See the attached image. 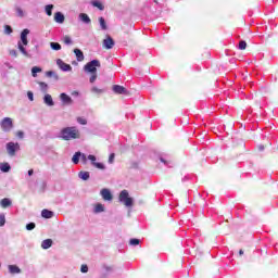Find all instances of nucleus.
I'll list each match as a JSON object with an SVG mask.
<instances>
[{
    "label": "nucleus",
    "mask_w": 278,
    "mask_h": 278,
    "mask_svg": "<svg viewBox=\"0 0 278 278\" xmlns=\"http://www.w3.org/2000/svg\"><path fill=\"white\" fill-rule=\"evenodd\" d=\"M258 151H264V146H258Z\"/></svg>",
    "instance_id": "obj_51"
},
{
    "label": "nucleus",
    "mask_w": 278,
    "mask_h": 278,
    "mask_svg": "<svg viewBox=\"0 0 278 278\" xmlns=\"http://www.w3.org/2000/svg\"><path fill=\"white\" fill-rule=\"evenodd\" d=\"M11 55H16V50L11 51Z\"/></svg>",
    "instance_id": "obj_53"
},
{
    "label": "nucleus",
    "mask_w": 278,
    "mask_h": 278,
    "mask_svg": "<svg viewBox=\"0 0 278 278\" xmlns=\"http://www.w3.org/2000/svg\"><path fill=\"white\" fill-rule=\"evenodd\" d=\"M94 214H101V212H105V206L101 203L96 204L93 208Z\"/></svg>",
    "instance_id": "obj_23"
},
{
    "label": "nucleus",
    "mask_w": 278,
    "mask_h": 278,
    "mask_svg": "<svg viewBox=\"0 0 278 278\" xmlns=\"http://www.w3.org/2000/svg\"><path fill=\"white\" fill-rule=\"evenodd\" d=\"M39 86L43 92H47V89L49 88V85L47 83H39Z\"/></svg>",
    "instance_id": "obj_40"
},
{
    "label": "nucleus",
    "mask_w": 278,
    "mask_h": 278,
    "mask_svg": "<svg viewBox=\"0 0 278 278\" xmlns=\"http://www.w3.org/2000/svg\"><path fill=\"white\" fill-rule=\"evenodd\" d=\"M17 138H20V139H23V138H25V132H23V131H17Z\"/></svg>",
    "instance_id": "obj_48"
},
{
    "label": "nucleus",
    "mask_w": 278,
    "mask_h": 278,
    "mask_svg": "<svg viewBox=\"0 0 278 278\" xmlns=\"http://www.w3.org/2000/svg\"><path fill=\"white\" fill-rule=\"evenodd\" d=\"M78 177L83 181H88V179H90V172H79Z\"/></svg>",
    "instance_id": "obj_21"
},
{
    "label": "nucleus",
    "mask_w": 278,
    "mask_h": 278,
    "mask_svg": "<svg viewBox=\"0 0 278 278\" xmlns=\"http://www.w3.org/2000/svg\"><path fill=\"white\" fill-rule=\"evenodd\" d=\"M160 162H162V164H164L165 166H168L169 168L172 167L170 162L166 161V159L164 157H160Z\"/></svg>",
    "instance_id": "obj_43"
},
{
    "label": "nucleus",
    "mask_w": 278,
    "mask_h": 278,
    "mask_svg": "<svg viewBox=\"0 0 278 278\" xmlns=\"http://www.w3.org/2000/svg\"><path fill=\"white\" fill-rule=\"evenodd\" d=\"M130 247H138L140 244V239L132 238L129 240Z\"/></svg>",
    "instance_id": "obj_34"
},
{
    "label": "nucleus",
    "mask_w": 278,
    "mask_h": 278,
    "mask_svg": "<svg viewBox=\"0 0 278 278\" xmlns=\"http://www.w3.org/2000/svg\"><path fill=\"white\" fill-rule=\"evenodd\" d=\"M15 12L20 18H23V16H25V12L23 11V9H21V7H15Z\"/></svg>",
    "instance_id": "obj_30"
},
{
    "label": "nucleus",
    "mask_w": 278,
    "mask_h": 278,
    "mask_svg": "<svg viewBox=\"0 0 278 278\" xmlns=\"http://www.w3.org/2000/svg\"><path fill=\"white\" fill-rule=\"evenodd\" d=\"M63 42H64V45H67V47H68L71 45H73V39L68 36H64L63 37Z\"/></svg>",
    "instance_id": "obj_32"
},
{
    "label": "nucleus",
    "mask_w": 278,
    "mask_h": 278,
    "mask_svg": "<svg viewBox=\"0 0 278 278\" xmlns=\"http://www.w3.org/2000/svg\"><path fill=\"white\" fill-rule=\"evenodd\" d=\"M0 205L1 207H10V205H12V200L10 198H3L1 201H0Z\"/></svg>",
    "instance_id": "obj_22"
},
{
    "label": "nucleus",
    "mask_w": 278,
    "mask_h": 278,
    "mask_svg": "<svg viewBox=\"0 0 278 278\" xmlns=\"http://www.w3.org/2000/svg\"><path fill=\"white\" fill-rule=\"evenodd\" d=\"M54 21L59 23V25H62V23L66 21V17L64 16V13L58 11L54 13Z\"/></svg>",
    "instance_id": "obj_13"
},
{
    "label": "nucleus",
    "mask_w": 278,
    "mask_h": 278,
    "mask_svg": "<svg viewBox=\"0 0 278 278\" xmlns=\"http://www.w3.org/2000/svg\"><path fill=\"white\" fill-rule=\"evenodd\" d=\"M0 170L2 173H10V170H12V166H10V163H1Z\"/></svg>",
    "instance_id": "obj_20"
},
{
    "label": "nucleus",
    "mask_w": 278,
    "mask_h": 278,
    "mask_svg": "<svg viewBox=\"0 0 278 278\" xmlns=\"http://www.w3.org/2000/svg\"><path fill=\"white\" fill-rule=\"evenodd\" d=\"M97 68H101V61L93 59L84 66L85 73H97Z\"/></svg>",
    "instance_id": "obj_4"
},
{
    "label": "nucleus",
    "mask_w": 278,
    "mask_h": 278,
    "mask_svg": "<svg viewBox=\"0 0 278 278\" xmlns=\"http://www.w3.org/2000/svg\"><path fill=\"white\" fill-rule=\"evenodd\" d=\"M53 8H54L53 4H47L45 7V12H46L47 16H52L53 15Z\"/></svg>",
    "instance_id": "obj_25"
},
{
    "label": "nucleus",
    "mask_w": 278,
    "mask_h": 278,
    "mask_svg": "<svg viewBox=\"0 0 278 278\" xmlns=\"http://www.w3.org/2000/svg\"><path fill=\"white\" fill-rule=\"evenodd\" d=\"M80 160H81L83 164H86L88 162V156H86V154L80 152Z\"/></svg>",
    "instance_id": "obj_44"
},
{
    "label": "nucleus",
    "mask_w": 278,
    "mask_h": 278,
    "mask_svg": "<svg viewBox=\"0 0 278 278\" xmlns=\"http://www.w3.org/2000/svg\"><path fill=\"white\" fill-rule=\"evenodd\" d=\"M239 255H244V251L243 250H239Z\"/></svg>",
    "instance_id": "obj_52"
},
{
    "label": "nucleus",
    "mask_w": 278,
    "mask_h": 278,
    "mask_svg": "<svg viewBox=\"0 0 278 278\" xmlns=\"http://www.w3.org/2000/svg\"><path fill=\"white\" fill-rule=\"evenodd\" d=\"M114 45H116V42L110 35H108L106 38L103 40V48L108 50L114 49Z\"/></svg>",
    "instance_id": "obj_8"
},
{
    "label": "nucleus",
    "mask_w": 278,
    "mask_h": 278,
    "mask_svg": "<svg viewBox=\"0 0 278 278\" xmlns=\"http://www.w3.org/2000/svg\"><path fill=\"white\" fill-rule=\"evenodd\" d=\"M46 75H47V77H58V75H56L55 72H53V71H48V72L46 73Z\"/></svg>",
    "instance_id": "obj_45"
},
{
    "label": "nucleus",
    "mask_w": 278,
    "mask_h": 278,
    "mask_svg": "<svg viewBox=\"0 0 278 278\" xmlns=\"http://www.w3.org/2000/svg\"><path fill=\"white\" fill-rule=\"evenodd\" d=\"M12 31H13L12 26H10V25L4 26V34L10 35V34H12Z\"/></svg>",
    "instance_id": "obj_41"
},
{
    "label": "nucleus",
    "mask_w": 278,
    "mask_h": 278,
    "mask_svg": "<svg viewBox=\"0 0 278 278\" xmlns=\"http://www.w3.org/2000/svg\"><path fill=\"white\" fill-rule=\"evenodd\" d=\"M27 175H28V177H31V176L34 175V169H29V170L27 172Z\"/></svg>",
    "instance_id": "obj_49"
},
{
    "label": "nucleus",
    "mask_w": 278,
    "mask_h": 278,
    "mask_svg": "<svg viewBox=\"0 0 278 278\" xmlns=\"http://www.w3.org/2000/svg\"><path fill=\"white\" fill-rule=\"evenodd\" d=\"M50 48L52 49V51H62V45H60V42H50Z\"/></svg>",
    "instance_id": "obj_24"
},
{
    "label": "nucleus",
    "mask_w": 278,
    "mask_h": 278,
    "mask_svg": "<svg viewBox=\"0 0 278 278\" xmlns=\"http://www.w3.org/2000/svg\"><path fill=\"white\" fill-rule=\"evenodd\" d=\"M112 268H110V267H106V270H111Z\"/></svg>",
    "instance_id": "obj_56"
},
{
    "label": "nucleus",
    "mask_w": 278,
    "mask_h": 278,
    "mask_svg": "<svg viewBox=\"0 0 278 278\" xmlns=\"http://www.w3.org/2000/svg\"><path fill=\"white\" fill-rule=\"evenodd\" d=\"M93 166L96 168H99V170H105V164H103V163L96 162V163H93Z\"/></svg>",
    "instance_id": "obj_35"
},
{
    "label": "nucleus",
    "mask_w": 278,
    "mask_h": 278,
    "mask_svg": "<svg viewBox=\"0 0 278 278\" xmlns=\"http://www.w3.org/2000/svg\"><path fill=\"white\" fill-rule=\"evenodd\" d=\"M7 153L10 157H14L17 151H21V144L18 142L10 141L5 146Z\"/></svg>",
    "instance_id": "obj_5"
},
{
    "label": "nucleus",
    "mask_w": 278,
    "mask_h": 278,
    "mask_svg": "<svg viewBox=\"0 0 278 278\" xmlns=\"http://www.w3.org/2000/svg\"><path fill=\"white\" fill-rule=\"evenodd\" d=\"M51 247H53V240L52 239H45L41 242V249H43L45 251H47V249H51Z\"/></svg>",
    "instance_id": "obj_15"
},
{
    "label": "nucleus",
    "mask_w": 278,
    "mask_h": 278,
    "mask_svg": "<svg viewBox=\"0 0 278 278\" xmlns=\"http://www.w3.org/2000/svg\"><path fill=\"white\" fill-rule=\"evenodd\" d=\"M119 203H123L126 207L134 206V198L129 197V191L122 190L118 195Z\"/></svg>",
    "instance_id": "obj_3"
},
{
    "label": "nucleus",
    "mask_w": 278,
    "mask_h": 278,
    "mask_svg": "<svg viewBox=\"0 0 278 278\" xmlns=\"http://www.w3.org/2000/svg\"><path fill=\"white\" fill-rule=\"evenodd\" d=\"M34 229H36V223L30 222V223L26 224L27 231H34Z\"/></svg>",
    "instance_id": "obj_31"
},
{
    "label": "nucleus",
    "mask_w": 278,
    "mask_h": 278,
    "mask_svg": "<svg viewBox=\"0 0 278 278\" xmlns=\"http://www.w3.org/2000/svg\"><path fill=\"white\" fill-rule=\"evenodd\" d=\"M60 99L64 105H71L73 103V98L64 92L60 94Z\"/></svg>",
    "instance_id": "obj_12"
},
{
    "label": "nucleus",
    "mask_w": 278,
    "mask_h": 278,
    "mask_svg": "<svg viewBox=\"0 0 278 278\" xmlns=\"http://www.w3.org/2000/svg\"><path fill=\"white\" fill-rule=\"evenodd\" d=\"M38 73H42V67H39V66L31 67L33 77H38Z\"/></svg>",
    "instance_id": "obj_28"
},
{
    "label": "nucleus",
    "mask_w": 278,
    "mask_h": 278,
    "mask_svg": "<svg viewBox=\"0 0 278 278\" xmlns=\"http://www.w3.org/2000/svg\"><path fill=\"white\" fill-rule=\"evenodd\" d=\"M115 157H116V154H115V153H111V154L109 155V164H114Z\"/></svg>",
    "instance_id": "obj_42"
},
{
    "label": "nucleus",
    "mask_w": 278,
    "mask_h": 278,
    "mask_svg": "<svg viewBox=\"0 0 278 278\" xmlns=\"http://www.w3.org/2000/svg\"><path fill=\"white\" fill-rule=\"evenodd\" d=\"M5 65H7L9 68H12V66H10V63H5Z\"/></svg>",
    "instance_id": "obj_54"
},
{
    "label": "nucleus",
    "mask_w": 278,
    "mask_h": 278,
    "mask_svg": "<svg viewBox=\"0 0 278 278\" xmlns=\"http://www.w3.org/2000/svg\"><path fill=\"white\" fill-rule=\"evenodd\" d=\"M238 49H239L240 51H244V49H247V41L240 40V41H239V45H238Z\"/></svg>",
    "instance_id": "obj_33"
},
{
    "label": "nucleus",
    "mask_w": 278,
    "mask_h": 278,
    "mask_svg": "<svg viewBox=\"0 0 278 278\" xmlns=\"http://www.w3.org/2000/svg\"><path fill=\"white\" fill-rule=\"evenodd\" d=\"M100 194L104 201H112L113 199L112 191H110V189H102Z\"/></svg>",
    "instance_id": "obj_10"
},
{
    "label": "nucleus",
    "mask_w": 278,
    "mask_h": 278,
    "mask_svg": "<svg viewBox=\"0 0 278 278\" xmlns=\"http://www.w3.org/2000/svg\"><path fill=\"white\" fill-rule=\"evenodd\" d=\"M74 53L76 55L77 62H84V51H81L79 48H75Z\"/></svg>",
    "instance_id": "obj_16"
},
{
    "label": "nucleus",
    "mask_w": 278,
    "mask_h": 278,
    "mask_svg": "<svg viewBox=\"0 0 278 278\" xmlns=\"http://www.w3.org/2000/svg\"><path fill=\"white\" fill-rule=\"evenodd\" d=\"M80 273H88V265H81Z\"/></svg>",
    "instance_id": "obj_46"
},
{
    "label": "nucleus",
    "mask_w": 278,
    "mask_h": 278,
    "mask_svg": "<svg viewBox=\"0 0 278 278\" xmlns=\"http://www.w3.org/2000/svg\"><path fill=\"white\" fill-rule=\"evenodd\" d=\"M9 273L11 275H21V268L16 265H9Z\"/></svg>",
    "instance_id": "obj_18"
},
{
    "label": "nucleus",
    "mask_w": 278,
    "mask_h": 278,
    "mask_svg": "<svg viewBox=\"0 0 278 278\" xmlns=\"http://www.w3.org/2000/svg\"><path fill=\"white\" fill-rule=\"evenodd\" d=\"M78 20L80 21V23H84L85 25H90V23H92V20H90V16H88V14L86 13H80L78 15Z\"/></svg>",
    "instance_id": "obj_11"
},
{
    "label": "nucleus",
    "mask_w": 278,
    "mask_h": 278,
    "mask_svg": "<svg viewBox=\"0 0 278 278\" xmlns=\"http://www.w3.org/2000/svg\"><path fill=\"white\" fill-rule=\"evenodd\" d=\"M87 160H90L92 166H94V164H97V156L92 155V154H89L87 156Z\"/></svg>",
    "instance_id": "obj_38"
},
{
    "label": "nucleus",
    "mask_w": 278,
    "mask_h": 278,
    "mask_svg": "<svg viewBox=\"0 0 278 278\" xmlns=\"http://www.w3.org/2000/svg\"><path fill=\"white\" fill-rule=\"evenodd\" d=\"M56 66H59V68L63 71V73H70V71H73L71 64L65 63L64 61H62V59L56 60Z\"/></svg>",
    "instance_id": "obj_7"
},
{
    "label": "nucleus",
    "mask_w": 278,
    "mask_h": 278,
    "mask_svg": "<svg viewBox=\"0 0 278 278\" xmlns=\"http://www.w3.org/2000/svg\"><path fill=\"white\" fill-rule=\"evenodd\" d=\"M74 94L79 96V92H78V91H75Z\"/></svg>",
    "instance_id": "obj_55"
},
{
    "label": "nucleus",
    "mask_w": 278,
    "mask_h": 278,
    "mask_svg": "<svg viewBox=\"0 0 278 278\" xmlns=\"http://www.w3.org/2000/svg\"><path fill=\"white\" fill-rule=\"evenodd\" d=\"M99 24L103 31L108 29V23L105 22V17L103 16L99 17Z\"/></svg>",
    "instance_id": "obj_26"
},
{
    "label": "nucleus",
    "mask_w": 278,
    "mask_h": 278,
    "mask_svg": "<svg viewBox=\"0 0 278 278\" xmlns=\"http://www.w3.org/2000/svg\"><path fill=\"white\" fill-rule=\"evenodd\" d=\"M90 75L91 76L89 78V83L90 84H94L97 81V77H98L97 72L96 73H91Z\"/></svg>",
    "instance_id": "obj_37"
},
{
    "label": "nucleus",
    "mask_w": 278,
    "mask_h": 278,
    "mask_svg": "<svg viewBox=\"0 0 278 278\" xmlns=\"http://www.w3.org/2000/svg\"><path fill=\"white\" fill-rule=\"evenodd\" d=\"M27 36H29V29L25 28L21 33V41L17 42V49L26 58H31V55H29V52H27V49H25V47L29 45V40L27 39Z\"/></svg>",
    "instance_id": "obj_2"
},
{
    "label": "nucleus",
    "mask_w": 278,
    "mask_h": 278,
    "mask_svg": "<svg viewBox=\"0 0 278 278\" xmlns=\"http://www.w3.org/2000/svg\"><path fill=\"white\" fill-rule=\"evenodd\" d=\"M43 103H46V105H48L49 108H53V105H55V102H53V98L49 93L43 97Z\"/></svg>",
    "instance_id": "obj_14"
},
{
    "label": "nucleus",
    "mask_w": 278,
    "mask_h": 278,
    "mask_svg": "<svg viewBox=\"0 0 278 278\" xmlns=\"http://www.w3.org/2000/svg\"><path fill=\"white\" fill-rule=\"evenodd\" d=\"M90 92H92L93 94H103L104 92H108V89L93 86L91 87Z\"/></svg>",
    "instance_id": "obj_17"
},
{
    "label": "nucleus",
    "mask_w": 278,
    "mask_h": 278,
    "mask_svg": "<svg viewBox=\"0 0 278 278\" xmlns=\"http://www.w3.org/2000/svg\"><path fill=\"white\" fill-rule=\"evenodd\" d=\"M53 211H49V210H47V208H43L42 211H41V216H42V218H47V219H49V218H53Z\"/></svg>",
    "instance_id": "obj_19"
},
{
    "label": "nucleus",
    "mask_w": 278,
    "mask_h": 278,
    "mask_svg": "<svg viewBox=\"0 0 278 278\" xmlns=\"http://www.w3.org/2000/svg\"><path fill=\"white\" fill-rule=\"evenodd\" d=\"M27 98H28L30 101H34V92L27 91Z\"/></svg>",
    "instance_id": "obj_47"
},
{
    "label": "nucleus",
    "mask_w": 278,
    "mask_h": 278,
    "mask_svg": "<svg viewBox=\"0 0 278 278\" xmlns=\"http://www.w3.org/2000/svg\"><path fill=\"white\" fill-rule=\"evenodd\" d=\"M77 123H79V125H88V121L84 117H77Z\"/></svg>",
    "instance_id": "obj_39"
},
{
    "label": "nucleus",
    "mask_w": 278,
    "mask_h": 278,
    "mask_svg": "<svg viewBox=\"0 0 278 278\" xmlns=\"http://www.w3.org/2000/svg\"><path fill=\"white\" fill-rule=\"evenodd\" d=\"M0 127H1L2 131H4V134H9V131H12V129H14V123L12 122V118L4 117L0 122Z\"/></svg>",
    "instance_id": "obj_6"
},
{
    "label": "nucleus",
    "mask_w": 278,
    "mask_h": 278,
    "mask_svg": "<svg viewBox=\"0 0 278 278\" xmlns=\"http://www.w3.org/2000/svg\"><path fill=\"white\" fill-rule=\"evenodd\" d=\"M91 5H93V8H98V10H104L103 4L99 0H93Z\"/></svg>",
    "instance_id": "obj_29"
},
{
    "label": "nucleus",
    "mask_w": 278,
    "mask_h": 278,
    "mask_svg": "<svg viewBox=\"0 0 278 278\" xmlns=\"http://www.w3.org/2000/svg\"><path fill=\"white\" fill-rule=\"evenodd\" d=\"M58 138L65 140L66 142L77 140L79 138V129L75 126L64 127L60 130Z\"/></svg>",
    "instance_id": "obj_1"
},
{
    "label": "nucleus",
    "mask_w": 278,
    "mask_h": 278,
    "mask_svg": "<svg viewBox=\"0 0 278 278\" xmlns=\"http://www.w3.org/2000/svg\"><path fill=\"white\" fill-rule=\"evenodd\" d=\"M188 179H190V176H185V177L182 178V182L188 181Z\"/></svg>",
    "instance_id": "obj_50"
},
{
    "label": "nucleus",
    "mask_w": 278,
    "mask_h": 278,
    "mask_svg": "<svg viewBox=\"0 0 278 278\" xmlns=\"http://www.w3.org/2000/svg\"><path fill=\"white\" fill-rule=\"evenodd\" d=\"M112 90L115 94H127V88L121 85H113Z\"/></svg>",
    "instance_id": "obj_9"
},
{
    "label": "nucleus",
    "mask_w": 278,
    "mask_h": 278,
    "mask_svg": "<svg viewBox=\"0 0 278 278\" xmlns=\"http://www.w3.org/2000/svg\"><path fill=\"white\" fill-rule=\"evenodd\" d=\"M81 157V152H75V154L72 157V162L73 164H79V160Z\"/></svg>",
    "instance_id": "obj_27"
},
{
    "label": "nucleus",
    "mask_w": 278,
    "mask_h": 278,
    "mask_svg": "<svg viewBox=\"0 0 278 278\" xmlns=\"http://www.w3.org/2000/svg\"><path fill=\"white\" fill-rule=\"evenodd\" d=\"M0 227H5V214L0 213Z\"/></svg>",
    "instance_id": "obj_36"
}]
</instances>
